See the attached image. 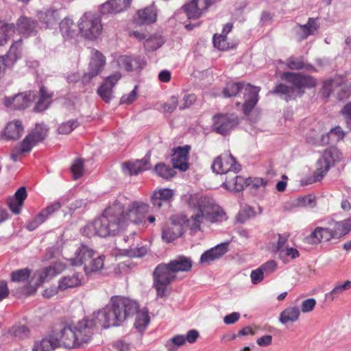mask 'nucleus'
Segmentation results:
<instances>
[{"label":"nucleus","instance_id":"4be33fe9","mask_svg":"<svg viewBox=\"0 0 351 351\" xmlns=\"http://www.w3.org/2000/svg\"><path fill=\"white\" fill-rule=\"evenodd\" d=\"M130 3V0H107L100 5L99 11L104 16L116 14L126 10Z\"/></svg>","mask_w":351,"mask_h":351},{"label":"nucleus","instance_id":"bf43d9fd","mask_svg":"<svg viewBox=\"0 0 351 351\" xmlns=\"http://www.w3.org/2000/svg\"><path fill=\"white\" fill-rule=\"evenodd\" d=\"M134 60L128 56H120L118 59V64L120 67L123 68L128 71L133 70V62Z\"/></svg>","mask_w":351,"mask_h":351},{"label":"nucleus","instance_id":"bb28decb","mask_svg":"<svg viewBox=\"0 0 351 351\" xmlns=\"http://www.w3.org/2000/svg\"><path fill=\"white\" fill-rule=\"evenodd\" d=\"M83 276L79 272H74L61 277L58 280L60 291L80 287L82 284Z\"/></svg>","mask_w":351,"mask_h":351},{"label":"nucleus","instance_id":"603ef678","mask_svg":"<svg viewBox=\"0 0 351 351\" xmlns=\"http://www.w3.org/2000/svg\"><path fill=\"white\" fill-rule=\"evenodd\" d=\"M186 343V339L184 335H178L173 337L166 343V348L168 351H176L178 347L183 346Z\"/></svg>","mask_w":351,"mask_h":351},{"label":"nucleus","instance_id":"20e7f679","mask_svg":"<svg viewBox=\"0 0 351 351\" xmlns=\"http://www.w3.org/2000/svg\"><path fill=\"white\" fill-rule=\"evenodd\" d=\"M213 172L224 174L223 185L226 189L232 191H241L245 185L244 178L238 176L241 165L230 153H223L218 156L212 165Z\"/></svg>","mask_w":351,"mask_h":351},{"label":"nucleus","instance_id":"2eb2a0df","mask_svg":"<svg viewBox=\"0 0 351 351\" xmlns=\"http://www.w3.org/2000/svg\"><path fill=\"white\" fill-rule=\"evenodd\" d=\"M213 0H191L182 6V10L189 19L200 18L213 5Z\"/></svg>","mask_w":351,"mask_h":351},{"label":"nucleus","instance_id":"ddd939ff","mask_svg":"<svg viewBox=\"0 0 351 351\" xmlns=\"http://www.w3.org/2000/svg\"><path fill=\"white\" fill-rule=\"evenodd\" d=\"M90 54L88 71L82 77L83 84L89 83L94 77L99 75L106 64V56L99 50L92 49Z\"/></svg>","mask_w":351,"mask_h":351},{"label":"nucleus","instance_id":"a878e982","mask_svg":"<svg viewBox=\"0 0 351 351\" xmlns=\"http://www.w3.org/2000/svg\"><path fill=\"white\" fill-rule=\"evenodd\" d=\"M174 191L170 189H159L154 191L151 196V203L154 207L160 208L163 204H169L173 197Z\"/></svg>","mask_w":351,"mask_h":351},{"label":"nucleus","instance_id":"4d7b16f0","mask_svg":"<svg viewBox=\"0 0 351 351\" xmlns=\"http://www.w3.org/2000/svg\"><path fill=\"white\" fill-rule=\"evenodd\" d=\"M71 171L73 173L74 180H77L82 176L84 173V163L81 158H77L74 160Z\"/></svg>","mask_w":351,"mask_h":351},{"label":"nucleus","instance_id":"680f3d73","mask_svg":"<svg viewBox=\"0 0 351 351\" xmlns=\"http://www.w3.org/2000/svg\"><path fill=\"white\" fill-rule=\"evenodd\" d=\"M277 267V263L275 261L269 260L261 265L259 268L263 271L264 275L267 276L276 271Z\"/></svg>","mask_w":351,"mask_h":351},{"label":"nucleus","instance_id":"423d86ee","mask_svg":"<svg viewBox=\"0 0 351 351\" xmlns=\"http://www.w3.org/2000/svg\"><path fill=\"white\" fill-rule=\"evenodd\" d=\"M244 90L245 102L243 110L245 114H249L258 101L260 88L244 82H229L223 90L225 97L236 96L239 92Z\"/></svg>","mask_w":351,"mask_h":351},{"label":"nucleus","instance_id":"13d9d810","mask_svg":"<svg viewBox=\"0 0 351 351\" xmlns=\"http://www.w3.org/2000/svg\"><path fill=\"white\" fill-rule=\"evenodd\" d=\"M196 99L195 94L186 93L179 103V109L183 110L189 108L196 101Z\"/></svg>","mask_w":351,"mask_h":351},{"label":"nucleus","instance_id":"72a5a7b5","mask_svg":"<svg viewBox=\"0 0 351 351\" xmlns=\"http://www.w3.org/2000/svg\"><path fill=\"white\" fill-rule=\"evenodd\" d=\"M24 128L21 121L14 120L9 122L3 132V138L8 141L18 140L22 135Z\"/></svg>","mask_w":351,"mask_h":351},{"label":"nucleus","instance_id":"6e6552de","mask_svg":"<svg viewBox=\"0 0 351 351\" xmlns=\"http://www.w3.org/2000/svg\"><path fill=\"white\" fill-rule=\"evenodd\" d=\"M341 158L342 154L337 147H330L326 149L315 164V170L313 173L314 181H320L330 168L336 162L341 160Z\"/></svg>","mask_w":351,"mask_h":351},{"label":"nucleus","instance_id":"9d476101","mask_svg":"<svg viewBox=\"0 0 351 351\" xmlns=\"http://www.w3.org/2000/svg\"><path fill=\"white\" fill-rule=\"evenodd\" d=\"M61 271L60 264L56 263L51 265L37 270L33 275L28 285L25 288L24 293L31 295L45 282L49 281Z\"/></svg>","mask_w":351,"mask_h":351},{"label":"nucleus","instance_id":"f3484780","mask_svg":"<svg viewBox=\"0 0 351 351\" xmlns=\"http://www.w3.org/2000/svg\"><path fill=\"white\" fill-rule=\"evenodd\" d=\"M53 333L59 343L58 347L62 346L70 349L78 348L73 326H64L59 332L53 331Z\"/></svg>","mask_w":351,"mask_h":351},{"label":"nucleus","instance_id":"e2e57ef3","mask_svg":"<svg viewBox=\"0 0 351 351\" xmlns=\"http://www.w3.org/2000/svg\"><path fill=\"white\" fill-rule=\"evenodd\" d=\"M341 114L345 120L347 127L351 129V101L347 103L341 110Z\"/></svg>","mask_w":351,"mask_h":351},{"label":"nucleus","instance_id":"b1692460","mask_svg":"<svg viewBox=\"0 0 351 351\" xmlns=\"http://www.w3.org/2000/svg\"><path fill=\"white\" fill-rule=\"evenodd\" d=\"M95 255V252L91 247L81 244L75 252V257L70 259L71 265L73 266L84 265V267L86 263Z\"/></svg>","mask_w":351,"mask_h":351},{"label":"nucleus","instance_id":"aec40b11","mask_svg":"<svg viewBox=\"0 0 351 351\" xmlns=\"http://www.w3.org/2000/svg\"><path fill=\"white\" fill-rule=\"evenodd\" d=\"M319 28V23L317 18H309L304 25L297 24L294 28L298 41L307 38L313 35Z\"/></svg>","mask_w":351,"mask_h":351},{"label":"nucleus","instance_id":"1a4fd4ad","mask_svg":"<svg viewBox=\"0 0 351 351\" xmlns=\"http://www.w3.org/2000/svg\"><path fill=\"white\" fill-rule=\"evenodd\" d=\"M153 278V285L156 291L157 296L165 298L167 286L176 280V275L168 263H161L155 268Z\"/></svg>","mask_w":351,"mask_h":351},{"label":"nucleus","instance_id":"5fc2aeb1","mask_svg":"<svg viewBox=\"0 0 351 351\" xmlns=\"http://www.w3.org/2000/svg\"><path fill=\"white\" fill-rule=\"evenodd\" d=\"M304 65L303 56H291L287 60V66L291 70H301L304 68Z\"/></svg>","mask_w":351,"mask_h":351},{"label":"nucleus","instance_id":"f03ea898","mask_svg":"<svg viewBox=\"0 0 351 351\" xmlns=\"http://www.w3.org/2000/svg\"><path fill=\"white\" fill-rule=\"evenodd\" d=\"M189 206L193 213L184 222L193 233L199 231L202 225L221 221L226 218L222 208L207 197L191 195Z\"/></svg>","mask_w":351,"mask_h":351},{"label":"nucleus","instance_id":"864d4df0","mask_svg":"<svg viewBox=\"0 0 351 351\" xmlns=\"http://www.w3.org/2000/svg\"><path fill=\"white\" fill-rule=\"evenodd\" d=\"M179 108V97L178 95H172L163 104L162 109L163 112L171 114L177 108Z\"/></svg>","mask_w":351,"mask_h":351},{"label":"nucleus","instance_id":"49530a36","mask_svg":"<svg viewBox=\"0 0 351 351\" xmlns=\"http://www.w3.org/2000/svg\"><path fill=\"white\" fill-rule=\"evenodd\" d=\"M213 42L215 47L219 50L226 51L232 47V44L228 41L227 36L225 34H215L213 36Z\"/></svg>","mask_w":351,"mask_h":351},{"label":"nucleus","instance_id":"f704fd0d","mask_svg":"<svg viewBox=\"0 0 351 351\" xmlns=\"http://www.w3.org/2000/svg\"><path fill=\"white\" fill-rule=\"evenodd\" d=\"M37 16L39 21L45 24L46 27H51L55 25L60 18L58 10L53 8L40 11Z\"/></svg>","mask_w":351,"mask_h":351},{"label":"nucleus","instance_id":"39448f33","mask_svg":"<svg viewBox=\"0 0 351 351\" xmlns=\"http://www.w3.org/2000/svg\"><path fill=\"white\" fill-rule=\"evenodd\" d=\"M281 78L292 86L280 83L275 86L273 93L285 95L284 99L287 101L302 96L304 94L303 88H315L317 84L316 79L311 75L290 71L284 72Z\"/></svg>","mask_w":351,"mask_h":351},{"label":"nucleus","instance_id":"7c9ffc66","mask_svg":"<svg viewBox=\"0 0 351 351\" xmlns=\"http://www.w3.org/2000/svg\"><path fill=\"white\" fill-rule=\"evenodd\" d=\"M27 197V192L25 187L19 188L13 197H9L7 199V204L12 213L19 214L21 212L23 202Z\"/></svg>","mask_w":351,"mask_h":351},{"label":"nucleus","instance_id":"a19ab883","mask_svg":"<svg viewBox=\"0 0 351 351\" xmlns=\"http://www.w3.org/2000/svg\"><path fill=\"white\" fill-rule=\"evenodd\" d=\"M300 315V310L298 306H290L281 312L279 321L286 324L288 322H295L298 320Z\"/></svg>","mask_w":351,"mask_h":351},{"label":"nucleus","instance_id":"c03bdc74","mask_svg":"<svg viewBox=\"0 0 351 351\" xmlns=\"http://www.w3.org/2000/svg\"><path fill=\"white\" fill-rule=\"evenodd\" d=\"M22 43L23 40L21 38L14 41L10 46L8 54L5 55V56H8V59L12 64H14L21 56Z\"/></svg>","mask_w":351,"mask_h":351},{"label":"nucleus","instance_id":"f8f14e48","mask_svg":"<svg viewBox=\"0 0 351 351\" xmlns=\"http://www.w3.org/2000/svg\"><path fill=\"white\" fill-rule=\"evenodd\" d=\"M239 123V118L234 113H217L213 117L212 128L223 136L228 135Z\"/></svg>","mask_w":351,"mask_h":351},{"label":"nucleus","instance_id":"69168bd1","mask_svg":"<svg viewBox=\"0 0 351 351\" xmlns=\"http://www.w3.org/2000/svg\"><path fill=\"white\" fill-rule=\"evenodd\" d=\"M334 80L330 79L326 80L323 84L322 94L325 98H328L333 91Z\"/></svg>","mask_w":351,"mask_h":351},{"label":"nucleus","instance_id":"de8ad7c7","mask_svg":"<svg viewBox=\"0 0 351 351\" xmlns=\"http://www.w3.org/2000/svg\"><path fill=\"white\" fill-rule=\"evenodd\" d=\"M164 43V40L161 36L152 35L145 39L144 47L148 51H154L158 49Z\"/></svg>","mask_w":351,"mask_h":351},{"label":"nucleus","instance_id":"7ed1b4c3","mask_svg":"<svg viewBox=\"0 0 351 351\" xmlns=\"http://www.w3.org/2000/svg\"><path fill=\"white\" fill-rule=\"evenodd\" d=\"M138 304L127 298L112 296L110 302L98 313L97 320L104 328L117 326L136 314Z\"/></svg>","mask_w":351,"mask_h":351},{"label":"nucleus","instance_id":"412c9836","mask_svg":"<svg viewBox=\"0 0 351 351\" xmlns=\"http://www.w3.org/2000/svg\"><path fill=\"white\" fill-rule=\"evenodd\" d=\"M190 149V145L178 147L175 149L171 158L173 169H178L182 171H185L188 169L189 153Z\"/></svg>","mask_w":351,"mask_h":351},{"label":"nucleus","instance_id":"a18cd8bd","mask_svg":"<svg viewBox=\"0 0 351 351\" xmlns=\"http://www.w3.org/2000/svg\"><path fill=\"white\" fill-rule=\"evenodd\" d=\"M155 171L158 176L164 179L171 178L176 175V171L173 167L162 162L155 166Z\"/></svg>","mask_w":351,"mask_h":351},{"label":"nucleus","instance_id":"393cba45","mask_svg":"<svg viewBox=\"0 0 351 351\" xmlns=\"http://www.w3.org/2000/svg\"><path fill=\"white\" fill-rule=\"evenodd\" d=\"M15 27L19 34L24 36H29L36 33L38 23L32 18L21 16L17 19Z\"/></svg>","mask_w":351,"mask_h":351},{"label":"nucleus","instance_id":"6e6d98bb","mask_svg":"<svg viewBox=\"0 0 351 351\" xmlns=\"http://www.w3.org/2000/svg\"><path fill=\"white\" fill-rule=\"evenodd\" d=\"M79 125L77 120H71L60 124L58 128V132L60 134H70L74 129Z\"/></svg>","mask_w":351,"mask_h":351},{"label":"nucleus","instance_id":"2f4dec72","mask_svg":"<svg viewBox=\"0 0 351 351\" xmlns=\"http://www.w3.org/2000/svg\"><path fill=\"white\" fill-rule=\"evenodd\" d=\"M60 32L65 40L75 39L78 35L76 25L69 17H65L60 23Z\"/></svg>","mask_w":351,"mask_h":351},{"label":"nucleus","instance_id":"9b49d317","mask_svg":"<svg viewBox=\"0 0 351 351\" xmlns=\"http://www.w3.org/2000/svg\"><path fill=\"white\" fill-rule=\"evenodd\" d=\"M78 28L82 36L89 40L96 39L102 32L100 19L91 12L82 15L78 21Z\"/></svg>","mask_w":351,"mask_h":351},{"label":"nucleus","instance_id":"8fccbe9b","mask_svg":"<svg viewBox=\"0 0 351 351\" xmlns=\"http://www.w3.org/2000/svg\"><path fill=\"white\" fill-rule=\"evenodd\" d=\"M31 270L28 268L17 269L12 272L11 280L17 282H23L29 278Z\"/></svg>","mask_w":351,"mask_h":351},{"label":"nucleus","instance_id":"338daca9","mask_svg":"<svg viewBox=\"0 0 351 351\" xmlns=\"http://www.w3.org/2000/svg\"><path fill=\"white\" fill-rule=\"evenodd\" d=\"M136 86L128 95H123L121 98L120 103L121 104H131L137 98Z\"/></svg>","mask_w":351,"mask_h":351},{"label":"nucleus","instance_id":"0e129e2a","mask_svg":"<svg viewBox=\"0 0 351 351\" xmlns=\"http://www.w3.org/2000/svg\"><path fill=\"white\" fill-rule=\"evenodd\" d=\"M329 132L332 136V141L335 143L343 140L345 136V132L340 126H336L332 128Z\"/></svg>","mask_w":351,"mask_h":351},{"label":"nucleus","instance_id":"cd10ccee","mask_svg":"<svg viewBox=\"0 0 351 351\" xmlns=\"http://www.w3.org/2000/svg\"><path fill=\"white\" fill-rule=\"evenodd\" d=\"M156 20L157 11L153 6L146 7L136 12L135 21L138 25H150L155 23Z\"/></svg>","mask_w":351,"mask_h":351},{"label":"nucleus","instance_id":"0eeeda50","mask_svg":"<svg viewBox=\"0 0 351 351\" xmlns=\"http://www.w3.org/2000/svg\"><path fill=\"white\" fill-rule=\"evenodd\" d=\"M49 129L43 124H36L25 136L19 147H15L11 152L10 158L16 162L19 156L25 153H29L32 148L39 143L43 142L47 137Z\"/></svg>","mask_w":351,"mask_h":351},{"label":"nucleus","instance_id":"4c0bfd02","mask_svg":"<svg viewBox=\"0 0 351 351\" xmlns=\"http://www.w3.org/2000/svg\"><path fill=\"white\" fill-rule=\"evenodd\" d=\"M173 273L189 271L192 267V261L186 256H179L168 263Z\"/></svg>","mask_w":351,"mask_h":351},{"label":"nucleus","instance_id":"dca6fc26","mask_svg":"<svg viewBox=\"0 0 351 351\" xmlns=\"http://www.w3.org/2000/svg\"><path fill=\"white\" fill-rule=\"evenodd\" d=\"M73 326L76 334L78 348L83 346L90 341L93 334V322L92 320L83 319Z\"/></svg>","mask_w":351,"mask_h":351},{"label":"nucleus","instance_id":"5701e85b","mask_svg":"<svg viewBox=\"0 0 351 351\" xmlns=\"http://www.w3.org/2000/svg\"><path fill=\"white\" fill-rule=\"evenodd\" d=\"M61 208L59 202H56L47 208L43 209L27 225V229L32 231L37 228L46 219L55 212Z\"/></svg>","mask_w":351,"mask_h":351},{"label":"nucleus","instance_id":"4468645a","mask_svg":"<svg viewBox=\"0 0 351 351\" xmlns=\"http://www.w3.org/2000/svg\"><path fill=\"white\" fill-rule=\"evenodd\" d=\"M34 97L35 94L33 92L21 93L12 97H5L3 99V104L8 108L23 110L30 106Z\"/></svg>","mask_w":351,"mask_h":351},{"label":"nucleus","instance_id":"58836bf2","mask_svg":"<svg viewBox=\"0 0 351 351\" xmlns=\"http://www.w3.org/2000/svg\"><path fill=\"white\" fill-rule=\"evenodd\" d=\"M16 32L14 23L0 20V46L6 45Z\"/></svg>","mask_w":351,"mask_h":351},{"label":"nucleus","instance_id":"c756f323","mask_svg":"<svg viewBox=\"0 0 351 351\" xmlns=\"http://www.w3.org/2000/svg\"><path fill=\"white\" fill-rule=\"evenodd\" d=\"M149 157H145L134 162H126L123 165V171L124 173L130 176L137 175L149 168Z\"/></svg>","mask_w":351,"mask_h":351},{"label":"nucleus","instance_id":"f257e3e1","mask_svg":"<svg viewBox=\"0 0 351 351\" xmlns=\"http://www.w3.org/2000/svg\"><path fill=\"white\" fill-rule=\"evenodd\" d=\"M149 211V205L141 201L132 202L126 208L120 202L115 201L99 218L88 223L83 233L88 237L115 236L131 224L142 223Z\"/></svg>","mask_w":351,"mask_h":351},{"label":"nucleus","instance_id":"3c124183","mask_svg":"<svg viewBox=\"0 0 351 351\" xmlns=\"http://www.w3.org/2000/svg\"><path fill=\"white\" fill-rule=\"evenodd\" d=\"M335 228L337 231L336 234L339 237L345 236L351 231V218L334 223Z\"/></svg>","mask_w":351,"mask_h":351},{"label":"nucleus","instance_id":"37998d69","mask_svg":"<svg viewBox=\"0 0 351 351\" xmlns=\"http://www.w3.org/2000/svg\"><path fill=\"white\" fill-rule=\"evenodd\" d=\"M350 289V280H346L343 284L337 283L329 293L326 294V298L332 302L337 299L344 291Z\"/></svg>","mask_w":351,"mask_h":351},{"label":"nucleus","instance_id":"774afa93","mask_svg":"<svg viewBox=\"0 0 351 351\" xmlns=\"http://www.w3.org/2000/svg\"><path fill=\"white\" fill-rule=\"evenodd\" d=\"M316 305V300L314 298H308L302 301L301 304V311L303 313L312 311Z\"/></svg>","mask_w":351,"mask_h":351},{"label":"nucleus","instance_id":"052dcab7","mask_svg":"<svg viewBox=\"0 0 351 351\" xmlns=\"http://www.w3.org/2000/svg\"><path fill=\"white\" fill-rule=\"evenodd\" d=\"M351 96V82L346 83L337 94L338 101H344Z\"/></svg>","mask_w":351,"mask_h":351},{"label":"nucleus","instance_id":"473e14b6","mask_svg":"<svg viewBox=\"0 0 351 351\" xmlns=\"http://www.w3.org/2000/svg\"><path fill=\"white\" fill-rule=\"evenodd\" d=\"M228 251V243H221L206 251L200 258V262L209 264L219 258Z\"/></svg>","mask_w":351,"mask_h":351},{"label":"nucleus","instance_id":"a211bd4d","mask_svg":"<svg viewBox=\"0 0 351 351\" xmlns=\"http://www.w3.org/2000/svg\"><path fill=\"white\" fill-rule=\"evenodd\" d=\"M335 226L332 228L317 227L313 232L304 238V242L311 244H317L322 241H328L334 238H339L336 234Z\"/></svg>","mask_w":351,"mask_h":351},{"label":"nucleus","instance_id":"79ce46f5","mask_svg":"<svg viewBox=\"0 0 351 351\" xmlns=\"http://www.w3.org/2000/svg\"><path fill=\"white\" fill-rule=\"evenodd\" d=\"M104 258L105 257L104 256H95L91 258L84 267V270L86 274L88 275L101 269L104 267Z\"/></svg>","mask_w":351,"mask_h":351},{"label":"nucleus","instance_id":"ea45409f","mask_svg":"<svg viewBox=\"0 0 351 351\" xmlns=\"http://www.w3.org/2000/svg\"><path fill=\"white\" fill-rule=\"evenodd\" d=\"M182 234L181 226L176 223H171L170 226H167L163 228L162 238L167 243H170L180 237Z\"/></svg>","mask_w":351,"mask_h":351},{"label":"nucleus","instance_id":"c9c22d12","mask_svg":"<svg viewBox=\"0 0 351 351\" xmlns=\"http://www.w3.org/2000/svg\"><path fill=\"white\" fill-rule=\"evenodd\" d=\"M30 334L29 329L24 325L13 326L8 332L4 334V337L8 340H23L29 337Z\"/></svg>","mask_w":351,"mask_h":351},{"label":"nucleus","instance_id":"e433bc0d","mask_svg":"<svg viewBox=\"0 0 351 351\" xmlns=\"http://www.w3.org/2000/svg\"><path fill=\"white\" fill-rule=\"evenodd\" d=\"M58 342L55 338L53 331L48 337L43 338L41 341L35 343L34 351H51L58 348Z\"/></svg>","mask_w":351,"mask_h":351},{"label":"nucleus","instance_id":"6ab92c4d","mask_svg":"<svg viewBox=\"0 0 351 351\" xmlns=\"http://www.w3.org/2000/svg\"><path fill=\"white\" fill-rule=\"evenodd\" d=\"M121 74L115 72L111 75L105 78L103 83L97 89V94L106 103H109L112 99V88L121 79Z\"/></svg>","mask_w":351,"mask_h":351},{"label":"nucleus","instance_id":"c85d7f7f","mask_svg":"<svg viewBox=\"0 0 351 351\" xmlns=\"http://www.w3.org/2000/svg\"><path fill=\"white\" fill-rule=\"evenodd\" d=\"M132 237H128L124 239L125 243H128V247H125L123 250V254L131 258H139L144 256L147 253V248L145 246H136L135 240L134 235H135V232H132Z\"/></svg>","mask_w":351,"mask_h":351},{"label":"nucleus","instance_id":"09e8293b","mask_svg":"<svg viewBox=\"0 0 351 351\" xmlns=\"http://www.w3.org/2000/svg\"><path fill=\"white\" fill-rule=\"evenodd\" d=\"M134 326L138 330L144 329L149 322V316L147 311H136Z\"/></svg>","mask_w":351,"mask_h":351}]
</instances>
